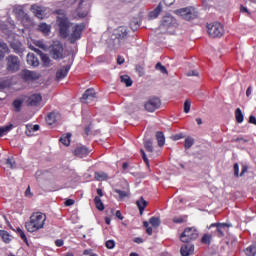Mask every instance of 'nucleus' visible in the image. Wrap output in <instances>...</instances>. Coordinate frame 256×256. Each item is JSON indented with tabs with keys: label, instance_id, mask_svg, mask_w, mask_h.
Wrapping results in <instances>:
<instances>
[{
	"label": "nucleus",
	"instance_id": "nucleus-12",
	"mask_svg": "<svg viewBox=\"0 0 256 256\" xmlns=\"http://www.w3.org/2000/svg\"><path fill=\"white\" fill-rule=\"evenodd\" d=\"M20 75H21V78L24 81H26V83H31V81H37V79H39V74L31 70H22Z\"/></svg>",
	"mask_w": 256,
	"mask_h": 256
},
{
	"label": "nucleus",
	"instance_id": "nucleus-53",
	"mask_svg": "<svg viewBox=\"0 0 256 256\" xmlns=\"http://www.w3.org/2000/svg\"><path fill=\"white\" fill-rule=\"evenodd\" d=\"M172 221L173 223L181 224V223H184L185 219L180 216V217H174Z\"/></svg>",
	"mask_w": 256,
	"mask_h": 256
},
{
	"label": "nucleus",
	"instance_id": "nucleus-24",
	"mask_svg": "<svg viewBox=\"0 0 256 256\" xmlns=\"http://www.w3.org/2000/svg\"><path fill=\"white\" fill-rule=\"evenodd\" d=\"M26 61L31 67H39V58L34 53H28Z\"/></svg>",
	"mask_w": 256,
	"mask_h": 256
},
{
	"label": "nucleus",
	"instance_id": "nucleus-10",
	"mask_svg": "<svg viewBox=\"0 0 256 256\" xmlns=\"http://www.w3.org/2000/svg\"><path fill=\"white\" fill-rule=\"evenodd\" d=\"M176 25H177V20L175 19V17L171 16V14H168L162 18L160 29H163V31H167L168 29H171Z\"/></svg>",
	"mask_w": 256,
	"mask_h": 256
},
{
	"label": "nucleus",
	"instance_id": "nucleus-34",
	"mask_svg": "<svg viewBox=\"0 0 256 256\" xmlns=\"http://www.w3.org/2000/svg\"><path fill=\"white\" fill-rule=\"evenodd\" d=\"M0 237L4 241V243H10L11 242V235H9V232L5 230L0 231Z\"/></svg>",
	"mask_w": 256,
	"mask_h": 256
},
{
	"label": "nucleus",
	"instance_id": "nucleus-9",
	"mask_svg": "<svg viewBox=\"0 0 256 256\" xmlns=\"http://www.w3.org/2000/svg\"><path fill=\"white\" fill-rule=\"evenodd\" d=\"M159 107H161V100L158 97H152L144 104V108L148 113H154Z\"/></svg>",
	"mask_w": 256,
	"mask_h": 256
},
{
	"label": "nucleus",
	"instance_id": "nucleus-42",
	"mask_svg": "<svg viewBox=\"0 0 256 256\" xmlns=\"http://www.w3.org/2000/svg\"><path fill=\"white\" fill-rule=\"evenodd\" d=\"M213 236L211 234H204L201 241L204 245H211V240Z\"/></svg>",
	"mask_w": 256,
	"mask_h": 256
},
{
	"label": "nucleus",
	"instance_id": "nucleus-29",
	"mask_svg": "<svg viewBox=\"0 0 256 256\" xmlns=\"http://www.w3.org/2000/svg\"><path fill=\"white\" fill-rule=\"evenodd\" d=\"M36 131H39V125L38 124L26 125V135L28 137H32L33 133H35Z\"/></svg>",
	"mask_w": 256,
	"mask_h": 256
},
{
	"label": "nucleus",
	"instance_id": "nucleus-23",
	"mask_svg": "<svg viewBox=\"0 0 256 256\" xmlns=\"http://www.w3.org/2000/svg\"><path fill=\"white\" fill-rule=\"evenodd\" d=\"M114 193H117L119 199H125V197H129L131 190L129 189V184L126 183L123 190L114 189Z\"/></svg>",
	"mask_w": 256,
	"mask_h": 256
},
{
	"label": "nucleus",
	"instance_id": "nucleus-33",
	"mask_svg": "<svg viewBox=\"0 0 256 256\" xmlns=\"http://www.w3.org/2000/svg\"><path fill=\"white\" fill-rule=\"evenodd\" d=\"M156 139L158 141L159 147H163V145H165V135L163 134V132H157Z\"/></svg>",
	"mask_w": 256,
	"mask_h": 256
},
{
	"label": "nucleus",
	"instance_id": "nucleus-44",
	"mask_svg": "<svg viewBox=\"0 0 256 256\" xmlns=\"http://www.w3.org/2000/svg\"><path fill=\"white\" fill-rule=\"evenodd\" d=\"M144 147L148 153H153V140H146Z\"/></svg>",
	"mask_w": 256,
	"mask_h": 256
},
{
	"label": "nucleus",
	"instance_id": "nucleus-30",
	"mask_svg": "<svg viewBox=\"0 0 256 256\" xmlns=\"http://www.w3.org/2000/svg\"><path fill=\"white\" fill-rule=\"evenodd\" d=\"M59 141H60V143H62V145L69 147V145H71V133L62 135L61 138L59 139Z\"/></svg>",
	"mask_w": 256,
	"mask_h": 256
},
{
	"label": "nucleus",
	"instance_id": "nucleus-54",
	"mask_svg": "<svg viewBox=\"0 0 256 256\" xmlns=\"http://www.w3.org/2000/svg\"><path fill=\"white\" fill-rule=\"evenodd\" d=\"M197 75H199V73L196 70H190L187 72L188 77H197Z\"/></svg>",
	"mask_w": 256,
	"mask_h": 256
},
{
	"label": "nucleus",
	"instance_id": "nucleus-40",
	"mask_svg": "<svg viewBox=\"0 0 256 256\" xmlns=\"http://www.w3.org/2000/svg\"><path fill=\"white\" fill-rule=\"evenodd\" d=\"M194 143H195V139H193L192 137H187L184 141L185 149H191V147H193Z\"/></svg>",
	"mask_w": 256,
	"mask_h": 256
},
{
	"label": "nucleus",
	"instance_id": "nucleus-1",
	"mask_svg": "<svg viewBox=\"0 0 256 256\" xmlns=\"http://www.w3.org/2000/svg\"><path fill=\"white\" fill-rule=\"evenodd\" d=\"M57 24L59 27L60 37H62V39H67L68 37V41L72 44L77 43V41L81 39V35L85 30V23H80L72 27V32L69 34L71 22H69V18H67V16H58Z\"/></svg>",
	"mask_w": 256,
	"mask_h": 256
},
{
	"label": "nucleus",
	"instance_id": "nucleus-62",
	"mask_svg": "<svg viewBox=\"0 0 256 256\" xmlns=\"http://www.w3.org/2000/svg\"><path fill=\"white\" fill-rule=\"evenodd\" d=\"M115 216H116L118 219H120V221H123V215L121 214V211H120V210H117V211H116Z\"/></svg>",
	"mask_w": 256,
	"mask_h": 256
},
{
	"label": "nucleus",
	"instance_id": "nucleus-52",
	"mask_svg": "<svg viewBox=\"0 0 256 256\" xmlns=\"http://www.w3.org/2000/svg\"><path fill=\"white\" fill-rule=\"evenodd\" d=\"M142 159L144 163H146L147 167H149V158H147V154H145V150H140Z\"/></svg>",
	"mask_w": 256,
	"mask_h": 256
},
{
	"label": "nucleus",
	"instance_id": "nucleus-57",
	"mask_svg": "<svg viewBox=\"0 0 256 256\" xmlns=\"http://www.w3.org/2000/svg\"><path fill=\"white\" fill-rule=\"evenodd\" d=\"M66 207H71V205H75V200L73 199H68L65 201Z\"/></svg>",
	"mask_w": 256,
	"mask_h": 256
},
{
	"label": "nucleus",
	"instance_id": "nucleus-32",
	"mask_svg": "<svg viewBox=\"0 0 256 256\" xmlns=\"http://www.w3.org/2000/svg\"><path fill=\"white\" fill-rule=\"evenodd\" d=\"M121 83H125L126 87H131L133 85V80H131V77L129 75H122L120 77Z\"/></svg>",
	"mask_w": 256,
	"mask_h": 256
},
{
	"label": "nucleus",
	"instance_id": "nucleus-25",
	"mask_svg": "<svg viewBox=\"0 0 256 256\" xmlns=\"http://www.w3.org/2000/svg\"><path fill=\"white\" fill-rule=\"evenodd\" d=\"M163 11V3H159L158 6L149 12L148 17L149 19H157L159 15H161V12Z\"/></svg>",
	"mask_w": 256,
	"mask_h": 256
},
{
	"label": "nucleus",
	"instance_id": "nucleus-3",
	"mask_svg": "<svg viewBox=\"0 0 256 256\" xmlns=\"http://www.w3.org/2000/svg\"><path fill=\"white\" fill-rule=\"evenodd\" d=\"M129 37V29L127 26H119L114 30L112 34V41H114V47H123L127 43Z\"/></svg>",
	"mask_w": 256,
	"mask_h": 256
},
{
	"label": "nucleus",
	"instance_id": "nucleus-22",
	"mask_svg": "<svg viewBox=\"0 0 256 256\" xmlns=\"http://www.w3.org/2000/svg\"><path fill=\"white\" fill-rule=\"evenodd\" d=\"M74 155L80 159H83V157H87L89 155V149L85 146H78L74 150Z\"/></svg>",
	"mask_w": 256,
	"mask_h": 256
},
{
	"label": "nucleus",
	"instance_id": "nucleus-47",
	"mask_svg": "<svg viewBox=\"0 0 256 256\" xmlns=\"http://www.w3.org/2000/svg\"><path fill=\"white\" fill-rule=\"evenodd\" d=\"M149 223L152 225V227H159V225H161V219L157 217H151Z\"/></svg>",
	"mask_w": 256,
	"mask_h": 256
},
{
	"label": "nucleus",
	"instance_id": "nucleus-11",
	"mask_svg": "<svg viewBox=\"0 0 256 256\" xmlns=\"http://www.w3.org/2000/svg\"><path fill=\"white\" fill-rule=\"evenodd\" d=\"M53 59H63V44L59 41H54L51 48Z\"/></svg>",
	"mask_w": 256,
	"mask_h": 256
},
{
	"label": "nucleus",
	"instance_id": "nucleus-55",
	"mask_svg": "<svg viewBox=\"0 0 256 256\" xmlns=\"http://www.w3.org/2000/svg\"><path fill=\"white\" fill-rule=\"evenodd\" d=\"M64 244H65V242L63 241V239H57L55 241L56 247H63Z\"/></svg>",
	"mask_w": 256,
	"mask_h": 256
},
{
	"label": "nucleus",
	"instance_id": "nucleus-19",
	"mask_svg": "<svg viewBox=\"0 0 256 256\" xmlns=\"http://www.w3.org/2000/svg\"><path fill=\"white\" fill-rule=\"evenodd\" d=\"M71 70V65H66L57 70L56 72V79L57 81H61L62 79H65L67 77V74Z\"/></svg>",
	"mask_w": 256,
	"mask_h": 256
},
{
	"label": "nucleus",
	"instance_id": "nucleus-45",
	"mask_svg": "<svg viewBox=\"0 0 256 256\" xmlns=\"http://www.w3.org/2000/svg\"><path fill=\"white\" fill-rule=\"evenodd\" d=\"M6 165H8L10 169H17V163L14 158L6 159Z\"/></svg>",
	"mask_w": 256,
	"mask_h": 256
},
{
	"label": "nucleus",
	"instance_id": "nucleus-21",
	"mask_svg": "<svg viewBox=\"0 0 256 256\" xmlns=\"http://www.w3.org/2000/svg\"><path fill=\"white\" fill-rule=\"evenodd\" d=\"M42 100L43 97L41 96V94H32L28 98V105H31V107H37V105H39Z\"/></svg>",
	"mask_w": 256,
	"mask_h": 256
},
{
	"label": "nucleus",
	"instance_id": "nucleus-56",
	"mask_svg": "<svg viewBox=\"0 0 256 256\" xmlns=\"http://www.w3.org/2000/svg\"><path fill=\"white\" fill-rule=\"evenodd\" d=\"M234 175L235 177H239V164H234Z\"/></svg>",
	"mask_w": 256,
	"mask_h": 256
},
{
	"label": "nucleus",
	"instance_id": "nucleus-8",
	"mask_svg": "<svg viewBox=\"0 0 256 256\" xmlns=\"http://www.w3.org/2000/svg\"><path fill=\"white\" fill-rule=\"evenodd\" d=\"M207 32L210 37H223L224 28L219 22L207 24Z\"/></svg>",
	"mask_w": 256,
	"mask_h": 256
},
{
	"label": "nucleus",
	"instance_id": "nucleus-41",
	"mask_svg": "<svg viewBox=\"0 0 256 256\" xmlns=\"http://www.w3.org/2000/svg\"><path fill=\"white\" fill-rule=\"evenodd\" d=\"M245 253L247 256H255L256 255V244L251 245L246 248Z\"/></svg>",
	"mask_w": 256,
	"mask_h": 256
},
{
	"label": "nucleus",
	"instance_id": "nucleus-31",
	"mask_svg": "<svg viewBox=\"0 0 256 256\" xmlns=\"http://www.w3.org/2000/svg\"><path fill=\"white\" fill-rule=\"evenodd\" d=\"M94 177L96 181H106L109 176L105 172H95Z\"/></svg>",
	"mask_w": 256,
	"mask_h": 256
},
{
	"label": "nucleus",
	"instance_id": "nucleus-37",
	"mask_svg": "<svg viewBox=\"0 0 256 256\" xmlns=\"http://www.w3.org/2000/svg\"><path fill=\"white\" fill-rule=\"evenodd\" d=\"M235 117H236L237 123H243L245 117L243 116V112L241 111V108L236 109Z\"/></svg>",
	"mask_w": 256,
	"mask_h": 256
},
{
	"label": "nucleus",
	"instance_id": "nucleus-60",
	"mask_svg": "<svg viewBox=\"0 0 256 256\" xmlns=\"http://www.w3.org/2000/svg\"><path fill=\"white\" fill-rule=\"evenodd\" d=\"M117 63L118 65H123L125 63V58L118 56Z\"/></svg>",
	"mask_w": 256,
	"mask_h": 256
},
{
	"label": "nucleus",
	"instance_id": "nucleus-49",
	"mask_svg": "<svg viewBox=\"0 0 256 256\" xmlns=\"http://www.w3.org/2000/svg\"><path fill=\"white\" fill-rule=\"evenodd\" d=\"M16 232L21 237L22 241H24V243H27V236L25 235V232L21 228H17Z\"/></svg>",
	"mask_w": 256,
	"mask_h": 256
},
{
	"label": "nucleus",
	"instance_id": "nucleus-59",
	"mask_svg": "<svg viewBox=\"0 0 256 256\" xmlns=\"http://www.w3.org/2000/svg\"><path fill=\"white\" fill-rule=\"evenodd\" d=\"M173 3H175V0H164V5H166L167 7H171Z\"/></svg>",
	"mask_w": 256,
	"mask_h": 256
},
{
	"label": "nucleus",
	"instance_id": "nucleus-50",
	"mask_svg": "<svg viewBox=\"0 0 256 256\" xmlns=\"http://www.w3.org/2000/svg\"><path fill=\"white\" fill-rule=\"evenodd\" d=\"M191 111V101L185 100L184 102V113H189Z\"/></svg>",
	"mask_w": 256,
	"mask_h": 256
},
{
	"label": "nucleus",
	"instance_id": "nucleus-61",
	"mask_svg": "<svg viewBox=\"0 0 256 256\" xmlns=\"http://www.w3.org/2000/svg\"><path fill=\"white\" fill-rule=\"evenodd\" d=\"M249 123H251L252 125H256V117L251 115L249 117Z\"/></svg>",
	"mask_w": 256,
	"mask_h": 256
},
{
	"label": "nucleus",
	"instance_id": "nucleus-63",
	"mask_svg": "<svg viewBox=\"0 0 256 256\" xmlns=\"http://www.w3.org/2000/svg\"><path fill=\"white\" fill-rule=\"evenodd\" d=\"M36 45L40 47V49H45V47H47L43 41H38Z\"/></svg>",
	"mask_w": 256,
	"mask_h": 256
},
{
	"label": "nucleus",
	"instance_id": "nucleus-17",
	"mask_svg": "<svg viewBox=\"0 0 256 256\" xmlns=\"http://www.w3.org/2000/svg\"><path fill=\"white\" fill-rule=\"evenodd\" d=\"M10 47L11 49H13L14 53H16V55H23V52L25 51V48H23V44H21V42H19V40H14L10 43Z\"/></svg>",
	"mask_w": 256,
	"mask_h": 256
},
{
	"label": "nucleus",
	"instance_id": "nucleus-64",
	"mask_svg": "<svg viewBox=\"0 0 256 256\" xmlns=\"http://www.w3.org/2000/svg\"><path fill=\"white\" fill-rule=\"evenodd\" d=\"M134 243H138V245H141V243H143V238H141V237L135 238Z\"/></svg>",
	"mask_w": 256,
	"mask_h": 256
},
{
	"label": "nucleus",
	"instance_id": "nucleus-2",
	"mask_svg": "<svg viewBox=\"0 0 256 256\" xmlns=\"http://www.w3.org/2000/svg\"><path fill=\"white\" fill-rule=\"evenodd\" d=\"M45 221H47V216L41 212L33 213L29 221L25 223V227L29 233H35L45 227Z\"/></svg>",
	"mask_w": 256,
	"mask_h": 256
},
{
	"label": "nucleus",
	"instance_id": "nucleus-46",
	"mask_svg": "<svg viewBox=\"0 0 256 256\" xmlns=\"http://www.w3.org/2000/svg\"><path fill=\"white\" fill-rule=\"evenodd\" d=\"M156 71H160V73H163V75H167V68L161 64V62H158L155 66Z\"/></svg>",
	"mask_w": 256,
	"mask_h": 256
},
{
	"label": "nucleus",
	"instance_id": "nucleus-14",
	"mask_svg": "<svg viewBox=\"0 0 256 256\" xmlns=\"http://www.w3.org/2000/svg\"><path fill=\"white\" fill-rule=\"evenodd\" d=\"M209 229H215L213 231L216 237H224L225 236V223H212L209 226Z\"/></svg>",
	"mask_w": 256,
	"mask_h": 256
},
{
	"label": "nucleus",
	"instance_id": "nucleus-6",
	"mask_svg": "<svg viewBox=\"0 0 256 256\" xmlns=\"http://www.w3.org/2000/svg\"><path fill=\"white\" fill-rule=\"evenodd\" d=\"M199 237V231L195 227L186 228L180 236V241L182 243H191V241H195Z\"/></svg>",
	"mask_w": 256,
	"mask_h": 256
},
{
	"label": "nucleus",
	"instance_id": "nucleus-18",
	"mask_svg": "<svg viewBox=\"0 0 256 256\" xmlns=\"http://www.w3.org/2000/svg\"><path fill=\"white\" fill-rule=\"evenodd\" d=\"M31 11L38 19H43L45 17V8H43V6L34 4L31 6Z\"/></svg>",
	"mask_w": 256,
	"mask_h": 256
},
{
	"label": "nucleus",
	"instance_id": "nucleus-13",
	"mask_svg": "<svg viewBox=\"0 0 256 256\" xmlns=\"http://www.w3.org/2000/svg\"><path fill=\"white\" fill-rule=\"evenodd\" d=\"M14 13L18 19H21L22 23H28L30 25L31 23V17L25 13V10H23V7L18 6L14 8Z\"/></svg>",
	"mask_w": 256,
	"mask_h": 256
},
{
	"label": "nucleus",
	"instance_id": "nucleus-35",
	"mask_svg": "<svg viewBox=\"0 0 256 256\" xmlns=\"http://www.w3.org/2000/svg\"><path fill=\"white\" fill-rule=\"evenodd\" d=\"M40 57L44 67H49V65H51V58H49L47 54L41 53Z\"/></svg>",
	"mask_w": 256,
	"mask_h": 256
},
{
	"label": "nucleus",
	"instance_id": "nucleus-48",
	"mask_svg": "<svg viewBox=\"0 0 256 256\" xmlns=\"http://www.w3.org/2000/svg\"><path fill=\"white\" fill-rule=\"evenodd\" d=\"M77 1L79 0H64L63 6L69 9V7H73Z\"/></svg>",
	"mask_w": 256,
	"mask_h": 256
},
{
	"label": "nucleus",
	"instance_id": "nucleus-36",
	"mask_svg": "<svg viewBox=\"0 0 256 256\" xmlns=\"http://www.w3.org/2000/svg\"><path fill=\"white\" fill-rule=\"evenodd\" d=\"M94 203L98 211H103L105 209V206L103 205V201H101V198H99L98 196L94 198Z\"/></svg>",
	"mask_w": 256,
	"mask_h": 256
},
{
	"label": "nucleus",
	"instance_id": "nucleus-43",
	"mask_svg": "<svg viewBox=\"0 0 256 256\" xmlns=\"http://www.w3.org/2000/svg\"><path fill=\"white\" fill-rule=\"evenodd\" d=\"M23 106V101L16 99L13 101V107L15 109L16 113H19L21 111V107Z\"/></svg>",
	"mask_w": 256,
	"mask_h": 256
},
{
	"label": "nucleus",
	"instance_id": "nucleus-26",
	"mask_svg": "<svg viewBox=\"0 0 256 256\" xmlns=\"http://www.w3.org/2000/svg\"><path fill=\"white\" fill-rule=\"evenodd\" d=\"M38 31L47 37L51 34V25L42 22L38 25Z\"/></svg>",
	"mask_w": 256,
	"mask_h": 256
},
{
	"label": "nucleus",
	"instance_id": "nucleus-15",
	"mask_svg": "<svg viewBox=\"0 0 256 256\" xmlns=\"http://www.w3.org/2000/svg\"><path fill=\"white\" fill-rule=\"evenodd\" d=\"M186 244H183L180 249V255L182 256H191L193 255L195 251V245L189 242H185Z\"/></svg>",
	"mask_w": 256,
	"mask_h": 256
},
{
	"label": "nucleus",
	"instance_id": "nucleus-5",
	"mask_svg": "<svg viewBox=\"0 0 256 256\" xmlns=\"http://www.w3.org/2000/svg\"><path fill=\"white\" fill-rule=\"evenodd\" d=\"M6 61V71L8 73H17L21 69V60L16 55H9L5 59Z\"/></svg>",
	"mask_w": 256,
	"mask_h": 256
},
{
	"label": "nucleus",
	"instance_id": "nucleus-27",
	"mask_svg": "<svg viewBox=\"0 0 256 256\" xmlns=\"http://www.w3.org/2000/svg\"><path fill=\"white\" fill-rule=\"evenodd\" d=\"M7 53H10L9 46L7 43L0 40V61L5 59V55H7Z\"/></svg>",
	"mask_w": 256,
	"mask_h": 256
},
{
	"label": "nucleus",
	"instance_id": "nucleus-4",
	"mask_svg": "<svg viewBox=\"0 0 256 256\" xmlns=\"http://www.w3.org/2000/svg\"><path fill=\"white\" fill-rule=\"evenodd\" d=\"M91 11V0H80L75 13L72 15L73 19H85Z\"/></svg>",
	"mask_w": 256,
	"mask_h": 256
},
{
	"label": "nucleus",
	"instance_id": "nucleus-51",
	"mask_svg": "<svg viewBox=\"0 0 256 256\" xmlns=\"http://www.w3.org/2000/svg\"><path fill=\"white\" fill-rule=\"evenodd\" d=\"M107 249H115V241L114 240H108L105 243Z\"/></svg>",
	"mask_w": 256,
	"mask_h": 256
},
{
	"label": "nucleus",
	"instance_id": "nucleus-16",
	"mask_svg": "<svg viewBox=\"0 0 256 256\" xmlns=\"http://www.w3.org/2000/svg\"><path fill=\"white\" fill-rule=\"evenodd\" d=\"M95 90L87 89L81 97V103L89 104L95 99Z\"/></svg>",
	"mask_w": 256,
	"mask_h": 256
},
{
	"label": "nucleus",
	"instance_id": "nucleus-39",
	"mask_svg": "<svg viewBox=\"0 0 256 256\" xmlns=\"http://www.w3.org/2000/svg\"><path fill=\"white\" fill-rule=\"evenodd\" d=\"M11 129H13V124L0 127V137H3V135H7V133H9Z\"/></svg>",
	"mask_w": 256,
	"mask_h": 256
},
{
	"label": "nucleus",
	"instance_id": "nucleus-20",
	"mask_svg": "<svg viewBox=\"0 0 256 256\" xmlns=\"http://www.w3.org/2000/svg\"><path fill=\"white\" fill-rule=\"evenodd\" d=\"M59 119H61V114H59V112H50L46 117V122L48 125H54Z\"/></svg>",
	"mask_w": 256,
	"mask_h": 256
},
{
	"label": "nucleus",
	"instance_id": "nucleus-7",
	"mask_svg": "<svg viewBox=\"0 0 256 256\" xmlns=\"http://www.w3.org/2000/svg\"><path fill=\"white\" fill-rule=\"evenodd\" d=\"M178 15L182 17V19H185V21H191L193 19H197L199 16V12L193 7H186V8H181L177 10Z\"/></svg>",
	"mask_w": 256,
	"mask_h": 256
},
{
	"label": "nucleus",
	"instance_id": "nucleus-28",
	"mask_svg": "<svg viewBox=\"0 0 256 256\" xmlns=\"http://www.w3.org/2000/svg\"><path fill=\"white\" fill-rule=\"evenodd\" d=\"M136 205H137V207L139 209L140 215H143V213L145 211V208L148 205V202H147V200H145V198L140 197L139 200L136 201Z\"/></svg>",
	"mask_w": 256,
	"mask_h": 256
},
{
	"label": "nucleus",
	"instance_id": "nucleus-58",
	"mask_svg": "<svg viewBox=\"0 0 256 256\" xmlns=\"http://www.w3.org/2000/svg\"><path fill=\"white\" fill-rule=\"evenodd\" d=\"M248 169H249V167H247V165H243L241 173H240V177H243V175H245V173H247Z\"/></svg>",
	"mask_w": 256,
	"mask_h": 256
},
{
	"label": "nucleus",
	"instance_id": "nucleus-38",
	"mask_svg": "<svg viewBox=\"0 0 256 256\" xmlns=\"http://www.w3.org/2000/svg\"><path fill=\"white\" fill-rule=\"evenodd\" d=\"M139 27H141V22H139V19L134 18L133 20H131L130 28L132 29V31H137Z\"/></svg>",
	"mask_w": 256,
	"mask_h": 256
}]
</instances>
